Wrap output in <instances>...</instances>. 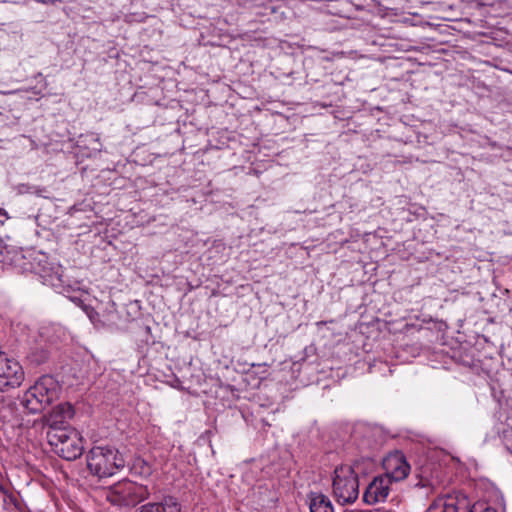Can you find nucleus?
Wrapping results in <instances>:
<instances>
[{
  "label": "nucleus",
  "instance_id": "8",
  "mask_svg": "<svg viewBox=\"0 0 512 512\" xmlns=\"http://www.w3.org/2000/svg\"><path fill=\"white\" fill-rule=\"evenodd\" d=\"M410 472V465L400 451L386 456V479L390 482L404 480Z\"/></svg>",
  "mask_w": 512,
  "mask_h": 512
},
{
  "label": "nucleus",
  "instance_id": "10",
  "mask_svg": "<svg viewBox=\"0 0 512 512\" xmlns=\"http://www.w3.org/2000/svg\"><path fill=\"white\" fill-rule=\"evenodd\" d=\"M384 500V480L383 476H377L368 485L363 494V501L368 505H373Z\"/></svg>",
  "mask_w": 512,
  "mask_h": 512
},
{
  "label": "nucleus",
  "instance_id": "1",
  "mask_svg": "<svg viewBox=\"0 0 512 512\" xmlns=\"http://www.w3.org/2000/svg\"><path fill=\"white\" fill-rule=\"evenodd\" d=\"M86 459L89 472L98 479L111 477L125 466L122 454L109 445L92 447Z\"/></svg>",
  "mask_w": 512,
  "mask_h": 512
},
{
  "label": "nucleus",
  "instance_id": "11",
  "mask_svg": "<svg viewBox=\"0 0 512 512\" xmlns=\"http://www.w3.org/2000/svg\"><path fill=\"white\" fill-rule=\"evenodd\" d=\"M181 506L171 496L164 497L161 502H150L142 505L137 512H180Z\"/></svg>",
  "mask_w": 512,
  "mask_h": 512
},
{
  "label": "nucleus",
  "instance_id": "12",
  "mask_svg": "<svg viewBox=\"0 0 512 512\" xmlns=\"http://www.w3.org/2000/svg\"><path fill=\"white\" fill-rule=\"evenodd\" d=\"M309 508L310 512H334L330 499L322 493H310Z\"/></svg>",
  "mask_w": 512,
  "mask_h": 512
},
{
  "label": "nucleus",
  "instance_id": "6",
  "mask_svg": "<svg viewBox=\"0 0 512 512\" xmlns=\"http://www.w3.org/2000/svg\"><path fill=\"white\" fill-rule=\"evenodd\" d=\"M24 381V370L18 361L0 356V392L18 388Z\"/></svg>",
  "mask_w": 512,
  "mask_h": 512
},
{
  "label": "nucleus",
  "instance_id": "3",
  "mask_svg": "<svg viewBox=\"0 0 512 512\" xmlns=\"http://www.w3.org/2000/svg\"><path fill=\"white\" fill-rule=\"evenodd\" d=\"M58 382L49 375L42 376L26 391L22 399V405L30 413H38L58 398Z\"/></svg>",
  "mask_w": 512,
  "mask_h": 512
},
{
  "label": "nucleus",
  "instance_id": "5",
  "mask_svg": "<svg viewBox=\"0 0 512 512\" xmlns=\"http://www.w3.org/2000/svg\"><path fill=\"white\" fill-rule=\"evenodd\" d=\"M333 494L338 503H353L359 495L358 475L351 466L344 465L335 469Z\"/></svg>",
  "mask_w": 512,
  "mask_h": 512
},
{
  "label": "nucleus",
  "instance_id": "9",
  "mask_svg": "<svg viewBox=\"0 0 512 512\" xmlns=\"http://www.w3.org/2000/svg\"><path fill=\"white\" fill-rule=\"evenodd\" d=\"M74 415L73 407L69 403H61L55 406L46 416L48 429H69L65 423Z\"/></svg>",
  "mask_w": 512,
  "mask_h": 512
},
{
  "label": "nucleus",
  "instance_id": "7",
  "mask_svg": "<svg viewBox=\"0 0 512 512\" xmlns=\"http://www.w3.org/2000/svg\"><path fill=\"white\" fill-rule=\"evenodd\" d=\"M469 499L462 493L438 497L426 512H474Z\"/></svg>",
  "mask_w": 512,
  "mask_h": 512
},
{
  "label": "nucleus",
  "instance_id": "15",
  "mask_svg": "<svg viewBox=\"0 0 512 512\" xmlns=\"http://www.w3.org/2000/svg\"><path fill=\"white\" fill-rule=\"evenodd\" d=\"M374 512H381V511L377 509V510H375Z\"/></svg>",
  "mask_w": 512,
  "mask_h": 512
},
{
  "label": "nucleus",
  "instance_id": "13",
  "mask_svg": "<svg viewBox=\"0 0 512 512\" xmlns=\"http://www.w3.org/2000/svg\"><path fill=\"white\" fill-rule=\"evenodd\" d=\"M19 190L21 193L35 194L39 197L47 198V196L45 195V193L47 192L45 187H40V186H35V185H30V184H22V185H20Z\"/></svg>",
  "mask_w": 512,
  "mask_h": 512
},
{
  "label": "nucleus",
  "instance_id": "2",
  "mask_svg": "<svg viewBox=\"0 0 512 512\" xmlns=\"http://www.w3.org/2000/svg\"><path fill=\"white\" fill-rule=\"evenodd\" d=\"M103 495L113 506L133 508L146 500L150 491L146 485L125 478L106 487Z\"/></svg>",
  "mask_w": 512,
  "mask_h": 512
},
{
  "label": "nucleus",
  "instance_id": "14",
  "mask_svg": "<svg viewBox=\"0 0 512 512\" xmlns=\"http://www.w3.org/2000/svg\"><path fill=\"white\" fill-rule=\"evenodd\" d=\"M1 355H6V354H5L4 352L0 351V356H1Z\"/></svg>",
  "mask_w": 512,
  "mask_h": 512
},
{
  "label": "nucleus",
  "instance_id": "4",
  "mask_svg": "<svg viewBox=\"0 0 512 512\" xmlns=\"http://www.w3.org/2000/svg\"><path fill=\"white\" fill-rule=\"evenodd\" d=\"M47 439L55 453L65 460L73 461L83 454L84 446L82 437L72 428L48 429Z\"/></svg>",
  "mask_w": 512,
  "mask_h": 512
}]
</instances>
